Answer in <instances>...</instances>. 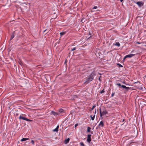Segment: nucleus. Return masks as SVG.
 <instances>
[{
  "instance_id": "nucleus-1",
  "label": "nucleus",
  "mask_w": 146,
  "mask_h": 146,
  "mask_svg": "<svg viewBox=\"0 0 146 146\" xmlns=\"http://www.w3.org/2000/svg\"><path fill=\"white\" fill-rule=\"evenodd\" d=\"M95 76V72L93 71L89 75V77L87 79L86 82L84 83H85L87 82H90L92 81L93 80L94 76Z\"/></svg>"
},
{
  "instance_id": "nucleus-2",
  "label": "nucleus",
  "mask_w": 146,
  "mask_h": 146,
  "mask_svg": "<svg viewBox=\"0 0 146 146\" xmlns=\"http://www.w3.org/2000/svg\"><path fill=\"white\" fill-rule=\"evenodd\" d=\"M100 116L101 117H102V116L104 115H106L108 114V112L107 111V110H104L102 112L101 110V108H100Z\"/></svg>"
},
{
  "instance_id": "nucleus-3",
  "label": "nucleus",
  "mask_w": 146,
  "mask_h": 146,
  "mask_svg": "<svg viewBox=\"0 0 146 146\" xmlns=\"http://www.w3.org/2000/svg\"><path fill=\"white\" fill-rule=\"evenodd\" d=\"M136 4L139 6V7L143 6L144 3L143 1H138L136 3Z\"/></svg>"
},
{
  "instance_id": "nucleus-4",
  "label": "nucleus",
  "mask_w": 146,
  "mask_h": 146,
  "mask_svg": "<svg viewBox=\"0 0 146 146\" xmlns=\"http://www.w3.org/2000/svg\"><path fill=\"white\" fill-rule=\"evenodd\" d=\"M91 135L88 134L87 135V141L89 143H90L91 141Z\"/></svg>"
},
{
  "instance_id": "nucleus-5",
  "label": "nucleus",
  "mask_w": 146,
  "mask_h": 146,
  "mask_svg": "<svg viewBox=\"0 0 146 146\" xmlns=\"http://www.w3.org/2000/svg\"><path fill=\"white\" fill-rule=\"evenodd\" d=\"M135 55V54H131L126 55L124 57V60L125 59L127 58H131L133 56H134Z\"/></svg>"
},
{
  "instance_id": "nucleus-6",
  "label": "nucleus",
  "mask_w": 146,
  "mask_h": 146,
  "mask_svg": "<svg viewBox=\"0 0 146 146\" xmlns=\"http://www.w3.org/2000/svg\"><path fill=\"white\" fill-rule=\"evenodd\" d=\"M104 122L103 121H101L98 125V126L99 127H103L104 126Z\"/></svg>"
},
{
  "instance_id": "nucleus-7",
  "label": "nucleus",
  "mask_w": 146,
  "mask_h": 146,
  "mask_svg": "<svg viewBox=\"0 0 146 146\" xmlns=\"http://www.w3.org/2000/svg\"><path fill=\"white\" fill-rule=\"evenodd\" d=\"M91 129V128L90 127H87V132H90V133L92 134H93V131H91L90 130V129Z\"/></svg>"
},
{
  "instance_id": "nucleus-8",
  "label": "nucleus",
  "mask_w": 146,
  "mask_h": 146,
  "mask_svg": "<svg viewBox=\"0 0 146 146\" xmlns=\"http://www.w3.org/2000/svg\"><path fill=\"white\" fill-rule=\"evenodd\" d=\"M59 126L58 125L57 126L56 128L53 130V132H58V131Z\"/></svg>"
},
{
  "instance_id": "nucleus-9",
  "label": "nucleus",
  "mask_w": 146,
  "mask_h": 146,
  "mask_svg": "<svg viewBox=\"0 0 146 146\" xmlns=\"http://www.w3.org/2000/svg\"><path fill=\"white\" fill-rule=\"evenodd\" d=\"M121 88L123 89H125V90H128L129 89V87H127L125 85H122Z\"/></svg>"
},
{
  "instance_id": "nucleus-10",
  "label": "nucleus",
  "mask_w": 146,
  "mask_h": 146,
  "mask_svg": "<svg viewBox=\"0 0 146 146\" xmlns=\"http://www.w3.org/2000/svg\"><path fill=\"white\" fill-rule=\"evenodd\" d=\"M19 118L20 119H22L23 120H26H26L27 119V118L23 117L21 115H20V116Z\"/></svg>"
},
{
  "instance_id": "nucleus-11",
  "label": "nucleus",
  "mask_w": 146,
  "mask_h": 146,
  "mask_svg": "<svg viewBox=\"0 0 146 146\" xmlns=\"http://www.w3.org/2000/svg\"><path fill=\"white\" fill-rule=\"evenodd\" d=\"M58 111L60 113H65V111L62 109H60L58 110Z\"/></svg>"
},
{
  "instance_id": "nucleus-12",
  "label": "nucleus",
  "mask_w": 146,
  "mask_h": 146,
  "mask_svg": "<svg viewBox=\"0 0 146 146\" xmlns=\"http://www.w3.org/2000/svg\"><path fill=\"white\" fill-rule=\"evenodd\" d=\"M52 114H53L54 115H57L58 114V113L54 111H52Z\"/></svg>"
},
{
  "instance_id": "nucleus-13",
  "label": "nucleus",
  "mask_w": 146,
  "mask_h": 146,
  "mask_svg": "<svg viewBox=\"0 0 146 146\" xmlns=\"http://www.w3.org/2000/svg\"><path fill=\"white\" fill-rule=\"evenodd\" d=\"M14 32H13V33H12L11 34L10 40L12 39L14 37Z\"/></svg>"
},
{
  "instance_id": "nucleus-14",
  "label": "nucleus",
  "mask_w": 146,
  "mask_h": 146,
  "mask_svg": "<svg viewBox=\"0 0 146 146\" xmlns=\"http://www.w3.org/2000/svg\"><path fill=\"white\" fill-rule=\"evenodd\" d=\"M69 140H70V139L69 138L65 140L64 141L65 143V144L69 142Z\"/></svg>"
},
{
  "instance_id": "nucleus-15",
  "label": "nucleus",
  "mask_w": 146,
  "mask_h": 146,
  "mask_svg": "<svg viewBox=\"0 0 146 146\" xmlns=\"http://www.w3.org/2000/svg\"><path fill=\"white\" fill-rule=\"evenodd\" d=\"M29 139V138H23L21 140V141H25L28 140Z\"/></svg>"
},
{
  "instance_id": "nucleus-16",
  "label": "nucleus",
  "mask_w": 146,
  "mask_h": 146,
  "mask_svg": "<svg viewBox=\"0 0 146 146\" xmlns=\"http://www.w3.org/2000/svg\"><path fill=\"white\" fill-rule=\"evenodd\" d=\"M95 114H94L93 116H92V115H91L90 116V117H91V119L92 120H94V118H95Z\"/></svg>"
},
{
  "instance_id": "nucleus-17",
  "label": "nucleus",
  "mask_w": 146,
  "mask_h": 146,
  "mask_svg": "<svg viewBox=\"0 0 146 146\" xmlns=\"http://www.w3.org/2000/svg\"><path fill=\"white\" fill-rule=\"evenodd\" d=\"M116 86H117L118 87H119V88H121V86H122V85H121L119 83H117L116 84Z\"/></svg>"
},
{
  "instance_id": "nucleus-18",
  "label": "nucleus",
  "mask_w": 146,
  "mask_h": 146,
  "mask_svg": "<svg viewBox=\"0 0 146 146\" xmlns=\"http://www.w3.org/2000/svg\"><path fill=\"white\" fill-rule=\"evenodd\" d=\"M115 45L117 46L118 47L120 46V44L119 42H117L115 44Z\"/></svg>"
},
{
  "instance_id": "nucleus-19",
  "label": "nucleus",
  "mask_w": 146,
  "mask_h": 146,
  "mask_svg": "<svg viewBox=\"0 0 146 146\" xmlns=\"http://www.w3.org/2000/svg\"><path fill=\"white\" fill-rule=\"evenodd\" d=\"M96 105H94V106H92V108L91 109L90 111L92 110H93L94 108L96 107Z\"/></svg>"
},
{
  "instance_id": "nucleus-20",
  "label": "nucleus",
  "mask_w": 146,
  "mask_h": 146,
  "mask_svg": "<svg viewBox=\"0 0 146 146\" xmlns=\"http://www.w3.org/2000/svg\"><path fill=\"white\" fill-rule=\"evenodd\" d=\"M65 33L64 32H61L60 33V35L61 36H62L65 34Z\"/></svg>"
},
{
  "instance_id": "nucleus-21",
  "label": "nucleus",
  "mask_w": 146,
  "mask_h": 146,
  "mask_svg": "<svg viewBox=\"0 0 146 146\" xmlns=\"http://www.w3.org/2000/svg\"><path fill=\"white\" fill-rule=\"evenodd\" d=\"M117 65L119 66V67H123V66L121 64H119V63H118L117 64Z\"/></svg>"
},
{
  "instance_id": "nucleus-22",
  "label": "nucleus",
  "mask_w": 146,
  "mask_h": 146,
  "mask_svg": "<svg viewBox=\"0 0 146 146\" xmlns=\"http://www.w3.org/2000/svg\"><path fill=\"white\" fill-rule=\"evenodd\" d=\"M80 144L82 146H85V145L83 142H81L80 143Z\"/></svg>"
},
{
  "instance_id": "nucleus-23",
  "label": "nucleus",
  "mask_w": 146,
  "mask_h": 146,
  "mask_svg": "<svg viewBox=\"0 0 146 146\" xmlns=\"http://www.w3.org/2000/svg\"><path fill=\"white\" fill-rule=\"evenodd\" d=\"M26 121H30V122L32 121H33L32 120L29 119H28L27 118V119Z\"/></svg>"
},
{
  "instance_id": "nucleus-24",
  "label": "nucleus",
  "mask_w": 146,
  "mask_h": 146,
  "mask_svg": "<svg viewBox=\"0 0 146 146\" xmlns=\"http://www.w3.org/2000/svg\"><path fill=\"white\" fill-rule=\"evenodd\" d=\"M76 48L74 47L71 50V51H73V50H75L76 49Z\"/></svg>"
},
{
  "instance_id": "nucleus-25",
  "label": "nucleus",
  "mask_w": 146,
  "mask_h": 146,
  "mask_svg": "<svg viewBox=\"0 0 146 146\" xmlns=\"http://www.w3.org/2000/svg\"><path fill=\"white\" fill-rule=\"evenodd\" d=\"M97 8V7L96 6H95L93 8V9H96Z\"/></svg>"
},
{
  "instance_id": "nucleus-26",
  "label": "nucleus",
  "mask_w": 146,
  "mask_h": 146,
  "mask_svg": "<svg viewBox=\"0 0 146 146\" xmlns=\"http://www.w3.org/2000/svg\"><path fill=\"white\" fill-rule=\"evenodd\" d=\"M101 77V76H100L98 80L100 82H101L102 81V80H101L100 78Z\"/></svg>"
},
{
  "instance_id": "nucleus-27",
  "label": "nucleus",
  "mask_w": 146,
  "mask_h": 146,
  "mask_svg": "<svg viewBox=\"0 0 146 146\" xmlns=\"http://www.w3.org/2000/svg\"><path fill=\"white\" fill-rule=\"evenodd\" d=\"M115 94V93L114 92V93H113L111 95V97H113V96H114V94Z\"/></svg>"
},
{
  "instance_id": "nucleus-28",
  "label": "nucleus",
  "mask_w": 146,
  "mask_h": 146,
  "mask_svg": "<svg viewBox=\"0 0 146 146\" xmlns=\"http://www.w3.org/2000/svg\"><path fill=\"white\" fill-rule=\"evenodd\" d=\"M31 142L33 144H34L35 143L34 141L33 140H31Z\"/></svg>"
},
{
  "instance_id": "nucleus-29",
  "label": "nucleus",
  "mask_w": 146,
  "mask_h": 146,
  "mask_svg": "<svg viewBox=\"0 0 146 146\" xmlns=\"http://www.w3.org/2000/svg\"><path fill=\"white\" fill-rule=\"evenodd\" d=\"M78 125V123L76 124L75 125V127H76Z\"/></svg>"
},
{
  "instance_id": "nucleus-30",
  "label": "nucleus",
  "mask_w": 146,
  "mask_h": 146,
  "mask_svg": "<svg viewBox=\"0 0 146 146\" xmlns=\"http://www.w3.org/2000/svg\"><path fill=\"white\" fill-rule=\"evenodd\" d=\"M96 109H95V111H94V114L95 115V114H96Z\"/></svg>"
},
{
  "instance_id": "nucleus-31",
  "label": "nucleus",
  "mask_w": 146,
  "mask_h": 146,
  "mask_svg": "<svg viewBox=\"0 0 146 146\" xmlns=\"http://www.w3.org/2000/svg\"><path fill=\"white\" fill-rule=\"evenodd\" d=\"M104 92H100V93L101 94H102V93H104Z\"/></svg>"
},
{
  "instance_id": "nucleus-32",
  "label": "nucleus",
  "mask_w": 146,
  "mask_h": 146,
  "mask_svg": "<svg viewBox=\"0 0 146 146\" xmlns=\"http://www.w3.org/2000/svg\"><path fill=\"white\" fill-rule=\"evenodd\" d=\"M141 88V89H143V88L144 89H145V88L144 87L143 88V87H142Z\"/></svg>"
},
{
  "instance_id": "nucleus-33",
  "label": "nucleus",
  "mask_w": 146,
  "mask_h": 146,
  "mask_svg": "<svg viewBox=\"0 0 146 146\" xmlns=\"http://www.w3.org/2000/svg\"><path fill=\"white\" fill-rule=\"evenodd\" d=\"M123 0H120V1L121 2H122L123 1Z\"/></svg>"
},
{
  "instance_id": "nucleus-34",
  "label": "nucleus",
  "mask_w": 146,
  "mask_h": 146,
  "mask_svg": "<svg viewBox=\"0 0 146 146\" xmlns=\"http://www.w3.org/2000/svg\"><path fill=\"white\" fill-rule=\"evenodd\" d=\"M46 30V29L45 30L43 31V33H44Z\"/></svg>"
},
{
  "instance_id": "nucleus-35",
  "label": "nucleus",
  "mask_w": 146,
  "mask_h": 146,
  "mask_svg": "<svg viewBox=\"0 0 146 146\" xmlns=\"http://www.w3.org/2000/svg\"><path fill=\"white\" fill-rule=\"evenodd\" d=\"M134 143V142H133V141H132L131 142H130V143Z\"/></svg>"
},
{
  "instance_id": "nucleus-36",
  "label": "nucleus",
  "mask_w": 146,
  "mask_h": 146,
  "mask_svg": "<svg viewBox=\"0 0 146 146\" xmlns=\"http://www.w3.org/2000/svg\"><path fill=\"white\" fill-rule=\"evenodd\" d=\"M89 34L90 35H91V33H90V32H89Z\"/></svg>"
},
{
  "instance_id": "nucleus-37",
  "label": "nucleus",
  "mask_w": 146,
  "mask_h": 146,
  "mask_svg": "<svg viewBox=\"0 0 146 146\" xmlns=\"http://www.w3.org/2000/svg\"><path fill=\"white\" fill-rule=\"evenodd\" d=\"M102 91V92L104 91V90L103 89V90H102V91Z\"/></svg>"
},
{
  "instance_id": "nucleus-38",
  "label": "nucleus",
  "mask_w": 146,
  "mask_h": 146,
  "mask_svg": "<svg viewBox=\"0 0 146 146\" xmlns=\"http://www.w3.org/2000/svg\"><path fill=\"white\" fill-rule=\"evenodd\" d=\"M74 96H76V98H77V96L76 95H75Z\"/></svg>"
},
{
  "instance_id": "nucleus-39",
  "label": "nucleus",
  "mask_w": 146,
  "mask_h": 146,
  "mask_svg": "<svg viewBox=\"0 0 146 146\" xmlns=\"http://www.w3.org/2000/svg\"><path fill=\"white\" fill-rule=\"evenodd\" d=\"M91 37V36H90V37H89L88 38H90V37Z\"/></svg>"
},
{
  "instance_id": "nucleus-40",
  "label": "nucleus",
  "mask_w": 146,
  "mask_h": 146,
  "mask_svg": "<svg viewBox=\"0 0 146 146\" xmlns=\"http://www.w3.org/2000/svg\"><path fill=\"white\" fill-rule=\"evenodd\" d=\"M124 120H125V119H123V121H124Z\"/></svg>"
},
{
  "instance_id": "nucleus-41",
  "label": "nucleus",
  "mask_w": 146,
  "mask_h": 146,
  "mask_svg": "<svg viewBox=\"0 0 146 146\" xmlns=\"http://www.w3.org/2000/svg\"><path fill=\"white\" fill-rule=\"evenodd\" d=\"M99 74L100 75H101V74H100V73H99Z\"/></svg>"
},
{
  "instance_id": "nucleus-42",
  "label": "nucleus",
  "mask_w": 146,
  "mask_h": 146,
  "mask_svg": "<svg viewBox=\"0 0 146 146\" xmlns=\"http://www.w3.org/2000/svg\"><path fill=\"white\" fill-rule=\"evenodd\" d=\"M137 43H138V44H140V43H139V42H138Z\"/></svg>"
},
{
  "instance_id": "nucleus-43",
  "label": "nucleus",
  "mask_w": 146,
  "mask_h": 146,
  "mask_svg": "<svg viewBox=\"0 0 146 146\" xmlns=\"http://www.w3.org/2000/svg\"><path fill=\"white\" fill-rule=\"evenodd\" d=\"M145 47H146V45H145Z\"/></svg>"
},
{
  "instance_id": "nucleus-44",
  "label": "nucleus",
  "mask_w": 146,
  "mask_h": 146,
  "mask_svg": "<svg viewBox=\"0 0 146 146\" xmlns=\"http://www.w3.org/2000/svg\"><path fill=\"white\" fill-rule=\"evenodd\" d=\"M17 115H18V114H16Z\"/></svg>"
},
{
  "instance_id": "nucleus-45",
  "label": "nucleus",
  "mask_w": 146,
  "mask_h": 146,
  "mask_svg": "<svg viewBox=\"0 0 146 146\" xmlns=\"http://www.w3.org/2000/svg\"><path fill=\"white\" fill-rule=\"evenodd\" d=\"M145 44H146V42H145Z\"/></svg>"
}]
</instances>
